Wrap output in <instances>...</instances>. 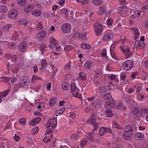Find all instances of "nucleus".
I'll return each mask as SVG.
<instances>
[{
  "mask_svg": "<svg viewBox=\"0 0 148 148\" xmlns=\"http://www.w3.org/2000/svg\"><path fill=\"white\" fill-rule=\"evenodd\" d=\"M30 83V79L27 76L22 77L20 79L19 86L27 87Z\"/></svg>",
  "mask_w": 148,
  "mask_h": 148,
  "instance_id": "obj_1",
  "label": "nucleus"
},
{
  "mask_svg": "<svg viewBox=\"0 0 148 148\" xmlns=\"http://www.w3.org/2000/svg\"><path fill=\"white\" fill-rule=\"evenodd\" d=\"M57 124V119L53 118L48 121L47 127V128L53 129L56 128Z\"/></svg>",
  "mask_w": 148,
  "mask_h": 148,
  "instance_id": "obj_2",
  "label": "nucleus"
},
{
  "mask_svg": "<svg viewBox=\"0 0 148 148\" xmlns=\"http://www.w3.org/2000/svg\"><path fill=\"white\" fill-rule=\"evenodd\" d=\"M94 27L96 35L97 36L101 35L102 32V25L98 23H96L94 24Z\"/></svg>",
  "mask_w": 148,
  "mask_h": 148,
  "instance_id": "obj_3",
  "label": "nucleus"
},
{
  "mask_svg": "<svg viewBox=\"0 0 148 148\" xmlns=\"http://www.w3.org/2000/svg\"><path fill=\"white\" fill-rule=\"evenodd\" d=\"M132 60H127L123 64V69L126 71L131 69L133 67L134 64Z\"/></svg>",
  "mask_w": 148,
  "mask_h": 148,
  "instance_id": "obj_4",
  "label": "nucleus"
},
{
  "mask_svg": "<svg viewBox=\"0 0 148 148\" xmlns=\"http://www.w3.org/2000/svg\"><path fill=\"white\" fill-rule=\"evenodd\" d=\"M28 47V43L26 41L21 42L18 46V50L21 52H24Z\"/></svg>",
  "mask_w": 148,
  "mask_h": 148,
  "instance_id": "obj_5",
  "label": "nucleus"
},
{
  "mask_svg": "<svg viewBox=\"0 0 148 148\" xmlns=\"http://www.w3.org/2000/svg\"><path fill=\"white\" fill-rule=\"evenodd\" d=\"M18 14L17 11L15 9L10 10L8 12V16L11 19H15Z\"/></svg>",
  "mask_w": 148,
  "mask_h": 148,
  "instance_id": "obj_6",
  "label": "nucleus"
},
{
  "mask_svg": "<svg viewBox=\"0 0 148 148\" xmlns=\"http://www.w3.org/2000/svg\"><path fill=\"white\" fill-rule=\"evenodd\" d=\"M71 29V27L70 25L65 23L62 25L61 27V30L64 33H69Z\"/></svg>",
  "mask_w": 148,
  "mask_h": 148,
  "instance_id": "obj_7",
  "label": "nucleus"
},
{
  "mask_svg": "<svg viewBox=\"0 0 148 148\" xmlns=\"http://www.w3.org/2000/svg\"><path fill=\"white\" fill-rule=\"evenodd\" d=\"M134 138L136 140L141 141L144 138V135L140 132L136 133L134 134Z\"/></svg>",
  "mask_w": 148,
  "mask_h": 148,
  "instance_id": "obj_8",
  "label": "nucleus"
},
{
  "mask_svg": "<svg viewBox=\"0 0 148 148\" xmlns=\"http://www.w3.org/2000/svg\"><path fill=\"white\" fill-rule=\"evenodd\" d=\"M135 45H136V48L137 49H142L145 46V44L144 42H141L139 40H136L134 43Z\"/></svg>",
  "mask_w": 148,
  "mask_h": 148,
  "instance_id": "obj_9",
  "label": "nucleus"
},
{
  "mask_svg": "<svg viewBox=\"0 0 148 148\" xmlns=\"http://www.w3.org/2000/svg\"><path fill=\"white\" fill-rule=\"evenodd\" d=\"M133 134L130 132H123V138L126 140H129Z\"/></svg>",
  "mask_w": 148,
  "mask_h": 148,
  "instance_id": "obj_10",
  "label": "nucleus"
},
{
  "mask_svg": "<svg viewBox=\"0 0 148 148\" xmlns=\"http://www.w3.org/2000/svg\"><path fill=\"white\" fill-rule=\"evenodd\" d=\"M123 132H129L130 133L133 134L134 132L133 128L131 125H128L125 127Z\"/></svg>",
  "mask_w": 148,
  "mask_h": 148,
  "instance_id": "obj_11",
  "label": "nucleus"
},
{
  "mask_svg": "<svg viewBox=\"0 0 148 148\" xmlns=\"http://www.w3.org/2000/svg\"><path fill=\"white\" fill-rule=\"evenodd\" d=\"M115 106V102H106L105 104V107L107 109H111Z\"/></svg>",
  "mask_w": 148,
  "mask_h": 148,
  "instance_id": "obj_12",
  "label": "nucleus"
},
{
  "mask_svg": "<svg viewBox=\"0 0 148 148\" xmlns=\"http://www.w3.org/2000/svg\"><path fill=\"white\" fill-rule=\"evenodd\" d=\"M113 38V36L111 34H105L103 37V40L106 41L111 40Z\"/></svg>",
  "mask_w": 148,
  "mask_h": 148,
  "instance_id": "obj_13",
  "label": "nucleus"
},
{
  "mask_svg": "<svg viewBox=\"0 0 148 148\" xmlns=\"http://www.w3.org/2000/svg\"><path fill=\"white\" fill-rule=\"evenodd\" d=\"M46 35V32L45 31H42L39 32L37 35V37L40 39L44 38Z\"/></svg>",
  "mask_w": 148,
  "mask_h": 148,
  "instance_id": "obj_14",
  "label": "nucleus"
},
{
  "mask_svg": "<svg viewBox=\"0 0 148 148\" xmlns=\"http://www.w3.org/2000/svg\"><path fill=\"white\" fill-rule=\"evenodd\" d=\"M34 8V6L32 4H30L24 8V10L26 12H30Z\"/></svg>",
  "mask_w": 148,
  "mask_h": 148,
  "instance_id": "obj_15",
  "label": "nucleus"
},
{
  "mask_svg": "<svg viewBox=\"0 0 148 148\" xmlns=\"http://www.w3.org/2000/svg\"><path fill=\"white\" fill-rule=\"evenodd\" d=\"M132 112L136 116H140L141 115V113H140V111H139L138 108H135L133 109Z\"/></svg>",
  "mask_w": 148,
  "mask_h": 148,
  "instance_id": "obj_16",
  "label": "nucleus"
},
{
  "mask_svg": "<svg viewBox=\"0 0 148 148\" xmlns=\"http://www.w3.org/2000/svg\"><path fill=\"white\" fill-rule=\"evenodd\" d=\"M62 88L65 90H67L68 88L69 89L70 84L69 83L67 82H64L62 85Z\"/></svg>",
  "mask_w": 148,
  "mask_h": 148,
  "instance_id": "obj_17",
  "label": "nucleus"
},
{
  "mask_svg": "<svg viewBox=\"0 0 148 148\" xmlns=\"http://www.w3.org/2000/svg\"><path fill=\"white\" fill-rule=\"evenodd\" d=\"M9 92V89H8L3 93H0V102L2 101L1 98L4 97H6Z\"/></svg>",
  "mask_w": 148,
  "mask_h": 148,
  "instance_id": "obj_18",
  "label": "nucleus"
},
{
  "mask_svg": "<svg viewBox=\"0 0 148 148\" xmlns=\"http://www.w3.org/2000/svg\"><path fill=\"white\" fill-rule=\"evenodd\" d=\"M79 78L83 80H85L86 79V74L83 72H81L79 74Z\"/></svg>",
  "mask_w": 148,
  "mask_h": 148,
  "instance_id": "obj_19",
  "label": "nucleus"
},
{
  "mask_svg": "<svg viewBox=\"0 0 148 148\" xmlns=\"http://www.w3.org/2000/svg\"><path fill=\"white\" fill-rule=\"evenodd\" d=\"M50 42L51 44L56 45L58 44V41L56 40L53 37L50 38Z\"/></svg>",
  "mask_w": 148,
  "mask_h": 148,
  "instance_id": "obj_20",
  "label": "nucleus"
},
{
  "mask_svg": "<svg viewBox=\"0 0 148 148\" xmlns=\"http://www.w3.org/2000/svg\"><path fill=\"white\" fill-rule=\"evenodd\" d=\"M127 7H119L117 8V10L120 14L124 12L126 9H127Z\"/></svg>",
  "mask_w": 148,
  "mask_h": 148,
  "instance_id": "obj_21",
  "label": "nucleus"
},
{
  "mask_svg": "<svg viewBox=\"0 0 148 148\" xmlns=\"http://www.w3.org/2000/svg\"><path fill=\"white\" fill-rule=\"evenodd\" d=\"M32 13L34 16H38L40 15L41 12L39 10H36L32 11Z\"/></svg>",
  "mask_w": 148,
  "mask_h": 148,
  "instance_id": "obj_22",
  "label": "nucleus"
},
{
  "mask_svg": "<svg viewBox=\"0 0 148 148\" xmlns=\"http://www.w3.org/2000/svg\"><path fill=\"white\" fill-rule=\"evenodd\" d=\"M76 84L75 83H71V92H75L77 90L76 89Z\"/></svg>",
  "mask_w": 148,
  "mask_h": 148,
  "instance_id": "obj_23",
  "label": "nucleus"
},
{
  "mask_svg": "<svg viewBox=\"0 0 148 148\" xmlns=\"http://www.w3.org/2000/svg\"><path fill=\"white\" fill-rule=\"evenodd\" d=\"M106 7L103 6L100 7L98 13L99 14H102L106 10Z\"/></svg>",
  "mask_w": 148,
  "mask_h": 148,
  "instance_id": "obj_24",
  "label": "nucleus"
},
{
  "mask_svg": "<svg viewBox=\"0 0 148 148\" xmlns=\"http://www.w3.org/2000/svg\"><path fill=\"white\" fill-rule=\"evenodd\" d=\"M57 102L59 101V102H65L64 100H60L59 98H57L56 97H51L49 100V102Z\"/></svg>",
  "mask_w": 148,
  "mask_h": 148,
  "instance_id": "obj_25",
  "label": "nucleus"
},
{
  "mask_svg": "<svg viewBox=\"0 0 148 148\" xmlns=\"http://www.w3.org/2000/svg\"><path fill=\"white\" fill-rule=\"evenodd\" d=\"M26 0H18L17 3L21 6H24L27 4Z\"/></svg>",
  "mask_w": 148,
  "mask_h": 148,
  "instance_id": "obj_26",
  "label": "nucleus"
},
{
  "mask_svg": "<svg viewBox=\"0 0 148 148\" xmlns=\"http://www.w3.org/2000/svg\"><path fill=\"white\" fill-rule=\"evenodd\" d=\"M93 3L97 6L100 5L103 2L101 0H92Z\"/></svg>",
  "mask_w": 148,
  "mask_h": 148,
  "instance_id": "obj_27",
  "label": "nucleus"
},
{
  "mask_svg": "<svg viewBox=\"0 0 148 148\" xmlns=\"http://www.w3.org/2000/svg\"><path fill=\"white\" fill-rule=\"evenodd\" d=\"M112 126L114 127H115V128L118 130H122L123 129L122 127L120 126L116 122V121H114L112 123Z\"/></svg>",
  "mask_w": 148,
  "mask_h": 148,
  "instance_id": "obj_28",
  "label": "nucleus"
},
{
  "mask_svg": "<svg viewBox=\"0 0 148 148\" xmlns=\"http://www.w3.org/2000/svg\"><path fill=\"white\" fill-rule=\"evenodd\" d=\"M99 134L100 136H102L104 133H105V127H101L99 129Z\"/></svg>",
  "mask_w": 148,
  "mask_h": 148,
  "instance_id": "obj_29",
  "label": "nucleus"
},
{
  "mask_svg": "<svg viewBox=\"0 0 148 148\" xmlns=\"http://www.w3.org/2000/svg\"><path fill=\"white\" fill-rule=\"evenodd\" d=\"M70 138L71 139L73 140L78 139L79 138V134H73L71 136Z\"/></svg>",
  "mask_w": 148,
  "mask_h": 148,
  "instance_id": "obj_30",
  "label": "nucleus"
},
{
  "mask_svg": "<svg viewBox=\"0 0 148 148\" xmlns=\"http://www.w3.org/2000/svg\"><path fill=\"white\" fill-rule=\"evenodd\" d=\"M78 34L79 36V38L81 39L84 40L86 39L87 33L86 32H85L84 34H82L81 35H80L79 33H78Z\"/></svg>",
  "mask_w": 148,
  "mask_h": 148,
  "instance_id": "obj_31",
  "label": "nucleus"
},
{
  "mask_svg": "<svg viewBox=\"0 0 148 148\" xmlns=\"http://www.w3.org/2000/svg\"><path fill=\"white\" fill-rule=\"evenodd\" d=\"M39 130V129L38 127L36 126L33 128L32 131V134L34 135H36Z\"/></svg>",
  "mask_w": 148,
  "mask_h": 148,
  "instance_id": "obj_32",
  "label": "nucleus"
},
{
  "mask_svg": "<svg viewBox=\"0 0 148 148\" xmlns=\"http://www.w3.org/2000/svg\"><path fill=\"white\" fill-rule=\"evenodd\" d=\"M7 8L5 5H2L0 6V12L1 13H5L7 12Z\"/></svg>",
  "mask_w": 148,
  "mask_h": 148,
  "instance_id": "obj_33",
  "label": "nucleus"
},
{
  "mask_svg": "<svg viewBox=\"0 0 148 148\" xmlns=\"http://www.w3.org/2000/svg\"><path fill=\"white\" fill-rule=\"evenodd\" d=\"M106 116L108 117H111L113 115V113L111 110H106Z\"/></svg>",
  "mask_w": 148,
  "mask_h": 148,
  "instance_id": "obj_34",
  "label": "nucleus"
},
{
  "mask_svg": "<svg viewBox=\"0 0 148 148\" xmlns=\"http://www.w3.org/2000/svg\"><path fill=\"white\" fill-rule=\"evenodd\" d=\"M19 123L21 125H25L26 123V119L24 118H21L19 120Z\"/></svg>",
  "mask_w": 148,
  "mask_h": 148,
  "instance_id": "obj_35",
  "label": "nucleus"
},
{
  "mask_svg": "<svg viewBox=\"0 0 148 148\" xmlns=\"http://www.w3.org/2000/svg\"><path fill=\"white\" fill-rule=\"evenodd\" d=\"M148 110H147V107L145 108L144 107L142 108L140 111V113H141V115L143 114H146L148 113Z\"/></svg>",
  "mask_w": 148,
  "mask_h": 148,
  "instance_id": "obj_36",
  "label": "nucleus"
},
{
  "mask_svg": "<svg viewBox=\"0 0 148 148\" xmlns=\"http://www.w3.org/2000/svg\"><path fill=\"white\" fill-rule=\"evenodd\" d=\"M81 47L84 49H89L90 48V46L87 44H83L81 45Z\"/></svg>",
  "mask_w": 148,
  "mask_h": 148,
  "instance_id": "obj_37",
  "label": "nucleus"
},
{
  "mask_svg": "<svg viewBox=\"0 0 148 148\" xmlns=\"http://www.w3.org/2000/svg\"><path fill=\"white\" fill-rule=\"evenodd\" d=\"M11 26L10 24H7L3 26V30L5 32L9 31L10 28Z\"/></svg>",
  "mask_w": 148,
  "mask_h": 148,
  "instance_id": "obj_38",
  "label": "nucleus"
},
{
  "mask_svg": "<svg viewBox=\"0 0 148 148\" xmlns=\"http://www.w3.org/2000/svg\"><path fill=\"white\" fill-rule=\"evenodd\" d=\"M18 23L21 24H23L25 25L28 23V21L26 19H21L18 21Z\"/></svg>",
  "mask_w": 148,
  "mask_h": 148,
  "instance_id": "obj_39",
  "label": "nucleus"
},
{
  "mask_svg": "<svg viewBox=\"0 0 148 148\" xmlns=\"http://www.w3.org/2000/svg\"><path fill=\"white\" fill-rule=\"evenodd\" d=\"M90 120H91V123L92 124L95 123L96 120V118L95 116V115L93 114L91 117Z\"/></svg>",
  "mask_w": 148,
  "mask_h": 148,
  "instance_id": "obj_40",
  "label": "nucleus"
},
{
  "mask_svg": "<svg viewBox=\"0 0 148 148\" xmlns=\"http://www.w3.org/2000/svg\"><path fill=\"white\" fill-rule=\"evenodd\" d=\"M61 14H64L66 16H68V11L67 9L66 8H63L61 10Z\"/></svg>",
  "mask_w": 148,
  "mask_h": 148,
  "instance_id": "obj_41",
  "label": "nucleus"
},
{
  "mask_svg": "<svg viewBox=\"0 0 148 148\" xmlns=\"http://www.w3.org/2000/svg\"><path fill=\"white\" fill-rule=\"evenodd\" d=\"M16 45L14 42L10 43L8 44V47L11 49H14L16 47Z\"/></svg>",
  "mask_w": 148,
  "mask_h": 148,
  "instance_id": "obj_42",
  "label": "nucleus"
},
{
  "mask_svg": "<svg viewBox=\"0 0 148 148\" xmlns=\"http://www.w3.org/2000/svg\"><path fill=\"white\" fill-rule=\"evenodd\" d=\"M87 143V141L86 139H84L83 140H82L80 143L81 147H82L86 145Z\"/></svg>",
  "mask_w": 148,
  "mask_h": 148,
  "instance_id": "obj_43",
  "label": "nucleus"
},
{
  "mask_svg": "<svg viewBox=\"0 0 148 148\" xmlns=\"http://www.w3.org/2000/svg\"><path fill=\"white\" fill-rule=\"evenodd\" d=\"M41 66L42 67H45L47 65V63L46 62L45 59H43L41 61Z\"/></svg>",
  "mask_w": 148,
  "mask_h": 148,
  "instance_id": "obj_44",
  "label": "nucleus"
},
{
  "mask_svg": "<svg viewBox=\"0 0 148 148\" xmlns=\"http://www.w3.org/2000/svg\"><path fill=\"white\" fill-rule=\"evenodd\" d=\"M87 138L90 140H92L93 139V136L92 133H88L86 135Z\"/></svg>",
  "mask_w": 148,
  "mask_h": 148,
  "instance_id": "obj_45",
  "label": "nucleus"
},
{
  "mask_svg": "<svg viewBox=\"0 0 148 148\" xmlns=\"http://www.w3.org/2000/svg\"><path fill=\"white\" fill-rule=\"evenodd\" d=\"M91 106L93 109L98 108L99 106L97 102H92Z\"/></svg>",
  "mask_w": 148,
  "mask_h": 148,
  "instance_id": "obj_46",
  "label": "nucleus"
},
{
  "mask_svg": "<svg viewBox=\"0 0 148 148\" xmlns=\"http://www.w3.org/2000/svg\"><path fill=\"white\" fill-rule=\"evenodd\" d=\"M92 64L91 62H87L84 64V66L88 68H89Z\"/></svg>",
  "mask_w": 148,
  "mask_h": 148,
  "instance_id": "obj_47",
  "label": "nucleus"
},
{
  "mask_svg": "<svg viewBox=\"0 0 148 148\" xmlns=\"http://www.w3.org/2000/svg\"><path fill=\"white\" fill-rule=\"evenodd\" d=\"M47 47L45 45H42L40 47V48L42 52V54L43 53V51H45V49Z\"/></svg>",
  "mask_w": 148,
  "mask_h": 148,
  "instance_id": "obj_48",
  "label": "nucleus"
},
{
  "mask_svg": "<svg viewBox=\"0 0 148 148\" xmlns=\"http://www.w3.org/2000/svg\"><path fill=\"white\" fill-rule=\"evenodd\" d=\"M105 133H112V131L111 128L109 127L106 128L105 127Z\"/></svg>",
  "mask_w": 148,
  "mask_h": 148,
  "instance_id": "obj_49",
  "label": "nucleus"
},
{
  "mask_svg": "<svg viewBox=\"0 0 148 148\" xmlns=\"http://www.w3.org/2000/svg\"><path fill=\"white\" fill-rule=\"evenodd\" d=\"M31 125H33V126H35L36 125L37 123H36V121H35V120L34 119H32L30 122L29 123Z\"/></svg>",
  "mask_w": 148,
  "mask_h": 148,
  "instance_id": "obj_50",
  "label": "nucleus"
},
{
  "mask_svg": "<svg viewBox=\"0 0 148 148\" xmlns=\"http://www.w3.org/2000/svg\"><path fill=\"white\" fill-rule=\"evenodd\" d=\"M113 19L111 18L108 19L107 21V24L109 25H111L112 24Z\"/></svg>",
  "mask_w": 148,
  "mask_h": 148,
  "instance_id": "obj_51",
  "label": "nucleus"
},
{
  "mask_svg": "<svg viewBox=\"0 0 148 148\" xmlns=\"http://www.w3.org/2000/svg\"><path fill=\"white\" fill-rule=\"evenodd\" d=\"M37 27L39 30L43 29V26L42 22L40 21L38 24Z\"/></svg>",
  "mask_w": 148,
  "mask_h": 148,
  "instance_id": "obj_52",
  "label": "nucleus"
},
{
  "mask_svg": "<svg viewBox=\"0 0 148 148\" xmlns=\"http://www.w3.org/2000/svg\"><path fill=\"white\" fill-rule=\"evenodd\" d=\"M73 47V46L69 45H68L66 47H64V49L65 50H71L72 49Z\"/></svg>",
  "mask_w": 148,
  "mask_h": 148,
  "instance_id": "obj_53",
  "label": "nucleus"
},
{
  "mask_svg": "<svg viewBox=\"0 0 148 148\" xmlns=\"http://www.w3.org/2000/svg\"><path fill=\"white\" fill-rule=\"evenodd\" d=\"M94 124V128L93 130V131H95L97 129L99 126V124L98 123H96L93 124Z\"/></svg>",
  "mask_w": 148,
  "mask_h": 148,
  "instance_id": "obj_54",
  "label": "nucleus"
},
{
  "mask_svg": "<svg viewBox=\"0 0 148 148\" xmlns=\"http://www.w3.org/2000/svg\"><path fill=\"white\" fill-rule=\"evenodd\" d=\"M123 104L121 102H119L116 106V108L119 109H121L123 108Z\"/></svg>",
  "mask_w": 148,
  "mask_h": 148,
  "instance_id": "obj_55",
  "label": "nucleus"
},
{
  "mask_svg": "<svg viewBox=\"0 0 148 148\" xmlns=\"http://www.w3.org/2000/svg\"><path fill=\"white\" fill-rule=\"evenodd\" d=\"M12 61L13 62H16L17 59V56L16 55H14L13 56L11 57Z\"/></svg>",
  "mask_w": 148,
  "mask_h": 148,
  "instance_id": "obj_56",
  "label": "nucleus"
},
{
  "mask_svg": "<svg viewBox=\"0 0 148 148\" xmlns=\"http://www.w3.org/2000/svg\"><path fill=\"white\" fill-rule=\"evenodd\" d=\"M76 89H77V90H76V93L75 94H74V93H73V95L76 97H79V96H78L77 95L78 94V92L79 91V89L77 88H76Z\"/></svg>",
  "mask_w": 148,
  "mask_h": 148,
  "instance_id": "obj_57",
  "label": "nucleus"
},
{
  "mask_svg": "<svg viewBox=\"0 0 148 148\" xmlns=\"http://www.w3.org/2000/svg\"><path fill=\"white\" fill-rule=\"evenodd\" d=\"M48 130H47L46 131L45 133V135L51 134L52 132V128H51V129L48 128Z\"/></svg>",
  "mask_w": 148,
  "mask_h": 148,
  "instance_id": "obj_58",
  "label": "nucleus"
},
{
  "mask_svg": "<svg viewBox=\"0 0 148 148\" xmlns=\"http://www.w3.org/2000/svg\"><path fill=\"white\" fill-rule=\"evenodd\" d=\"M116 75L113 74H111L110 76L109 77V78L111 80H113L115 79Z\"/></svg>",
  "mask_w": 148,
  "mask_h": 148,
  "instance_id": "obj_59",
  "label": "nucleus"
},
{
  "mask_svg": "<svg viewBox=\"0 0 148 148\" xmlns=\"http://www.w3.org/2000/svg\"><path fill=\"white\" fill-rule=\"evenodd\" d=\"M4 57L7 59H9L11 57V55L10 53H7L5 55Z\"/></svg>",
  "mask_w": 148,
  "mask_h": 148,
  "instance_id": "obj_60",
  "label": "nucleus"
},
{
  "mask_svg": "<svg viewBox=\"0 0 148 148\" xmlns=\"http://www.w3.org/2000/svg\"><path fill=\"white\" fill-rule=\"evenodd\" d=\"M71 62H69L68 64H67L65 66V69H69L70 68V64H71Z\"/></svg>",
  "mask_w": 148,
  "mask_h": 148,
  "instance_id": "obj_61",
  "label": "nucleus"
},
{
  "mask_svg": "<svg viewBox=\"0 0 148 148\" xmlns=\"http://www.w3.org/2000/svg\"><path fill=\"white\" fill-rule=\"evenodd\" d=\"M35 121H36V123L38 124L41 121V119L40 117H38L36 118H34Z\"/></svg>",
  "mask_w": 148,
  "mask_h": 148,
  "instance_id": "obj_62",
  "label": "nucleus"
},
{
  "mask_svg": "<svg viewBox=\"0 0 148 148\" xmlns=\"http://www.w3.org/2000/svg\"><path fill=\"white\" fill-rule=\"evenodd\" d=\"M124 53H125V56L128 57H130L132 55V54L131 53H129V52L128 53V52H127L126 50L125 52Z\"/></svg>",
  "mask_w": 148,
  "mask_h": 148,
  "instance_id": "obj_63",
  "label": "nucleus"
},
{
  "mask_svg": "<svg viewBox=\"0 0 148 148\" xmlns=\"http://www.w3.org/2000/svg\"><path fill=\"white\" fill-rule=\"evenodd\" d=\"M135 39H138L139 38V33L138 32H136L135 33Z\"/></svg>",
  "mask_w": 148,
  "mask_h": 148,
  "instance_id": "obj_64",
  "label": "nucleus"
}]
</instances>
